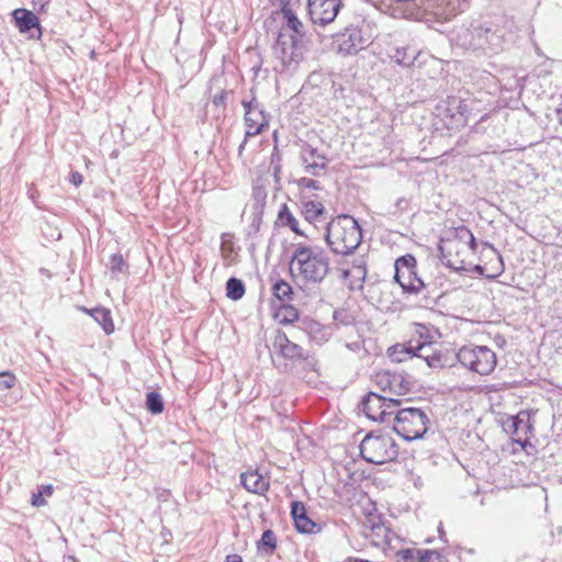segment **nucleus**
<instances>
[{
  "instance_id": "obj_1",
  "label": "nucleus",
  "mask_w": 562,
  "mask_h": 562,
  "mask_svg": "<svg viewBox=\"0 0 562 562\" xmlns=\"http://www.w3.org/2000/svg\"><path fill=\"white\" fill-rule=\"evenodd\" d=\"M514 22L507 16L476 20L457 27L451 41L475 56H493L505 49L514 38Z\"/></svg>"
},
{
  "instance_id": "obj_2",
  "label": "nucleus",
  "mask_w": 562,
  "mask_h": 562,
  "mask_svg": "<svg viewBox=\"0 0 562 562\" xmlns=\"http://www.w3.org/2000/svg\"><path fill=\"white\" fill-rule=\"evenodd\" d=\"M290 272L297 281L318 284L329 272V258L318 246L299 245L292 255Z\"/></svg>"
},
{
  "instance_id": "obj_3",
  "label": "nucleus",
  "mask_w": 562,
  "mask_h": 562,
  "mask_svg": "<svg viewBox=\"0 0 562 562\" xmlns=\"http://www.w3.org/2000/svg\"><path fill=\"white\" fill-rule=\"evenodd\" d=\"M325 240L334 254L349 256L361 244L362 231L352 216L339 215L327 223Z\"/></svg>"
},
{
  "instance_id": "obj_4",
  "label": "nucleus",
  "mask_w": 562,
  "mask_h": 562,
  "mask_svg": "<svg viewBox=\"0 0 562 562\" xmlns=\"http://www.w3.org/2000/svg\"><path fill=\"white\" fill-rule=\"evenodd\" d=\"M391 422H393V429L398 436L412 441L422 438L426 434L429 419L420 408L397 407Z\"/></svg>"
},
{
  "instance_id": "obj_5",
  "label": "nucleus",
  "mask_w": 562,
  "mask_h": 562,
  "mask_svg": "<svg viewBox=\"0 0 562 562\" xmlns=\"http://www.w3.org/2000/svg\"><path fill=\"white\" fill-rule=\"evenodd\" d=\"M360 454L369 463L383 464L396 459L397 446L390 435L368 434L360 443Z\"/></svg>"
},
{
  "instance_id": "obj_6",
  "label": "nucleus",
  "mask_w": 562,
  "mask_h": 562,
  "mask_svg": "<svg viewBox=\"0 0 562 562\" xmlns=\"http://www.w3.org/2000/svg\"><path fill=\"white\" fill-rule=\"evenodd\" d=\"M457 361L480 375L492 373L497 364L496 353L486 346L468 345L456 352Z\"/></svg>"
},
{
  "instance_id": "obj_7",
  "label": "nucleus",
  "mask_w": 562,
  "mask_h": 562,
  "mask_svg": "<svg viewBox=\"0 0 562 562\" xmlns=\"http://www.w3.org/2000/svg\"><path fill=\"white\" fill-rule=\"evenodd\" d=\"M370 25L364 21L359 25H350L337 34L335 43L338 54L351 56L358 54L372 42Z\"/></svg>"
},
{
  "instance_id": "obj_8",
  "label": "nucleus",
  "mask_w": 562,
  "mask_h": 562,
  "mask_svg": "<svg viewBox=\"0 0 562 562\" xmlns=\"http://www.w3.org/2000/svg\"><path fill=\"white\" fill-rule=\"evenodd\" d=\"M273 52L284 68L295 69L304 57L302 38L280 30Z\"/></svg>"
},
{
  "instance_id": "obj_9",
  "label": "nucleus",
  "mask_w": 562,
  "mask_h": 562,
  "mask_svg": "<svg viewBox=\"0 0 562 562\" xmlns=\"http://www.w3.org/2000/svg\"><path fill=\"white\" fill-rule=\"evenodd\" d=\"M241 105L245 110L244 120L246 131L245 139L238 148L239 154L244 150L249 137L259 135L269 127V115L263 105L255 97L250 100L243 99Z\"/></svg>"
},
{
  "instance_id": "obj_10",
  "label": "nucleus",
  "mask_w": 562,
  "mask_h": 562,
  "mask_svg": "<svg viewBox=\"0 0 562 562\" xmlns=\"http://www.w3.org/2000/svg\"><path fill=\"white\" fill-rule=\"evenodd\" d=\"M401 406V401L385 397L374 392H369L361 401V409L364 415L374 422L390 423L395 409Z\"/></svg>"
},
{
  "instance_id": "obj_11",
  "label": "nucleus",
  "mask_w": 562,
  "mask_h": 562,
  "mask_svg": "<svg viewBox=\"0 0 562 562\" xmlns=\"http://www.w3.org/2000/svg\"><path fill=\"white\" fill-rule=\"evenodd\" d=\"M394 280L401 285L404 293L418 294L424 288V281L417 277L416 259L407 254L395 260Z\"/></svg>"
},
{
  "instance_id": "obj_12",
  "label": "nucleus",
  "mask_w": 562,
  "mask_h": 562,
  "mask_svg": "<svg viewBox=\"0 0 562 562\" xmlns=\"http://www.w3.org/2000/svg\"><path fill=\"white\" fill-rule=\"evenodd\" d=\"M341 8V0H307L312 22L322 26L334 22Z\"/></svg>"
},
{
  "instance_id": "obj_13",
  "label": "nucleus",
  "mask_w": 562,
  "mask_h": 562,
  "mask_svg": "<svg viewBox=\"0 0 562 562\" xmlns=\"http://www.w3.org/2000/svg\"><path fill=\"white\" fill-rule=\"evenodd\" d=\"M363 536L376 548L385 550L390 546L393 536L392 530L378 515H369L363 522Z\"/></svg>"
},
{
  "instance_id": "obj_14",
  "label": "nucleus",
  "mask_w": 562,
  "mask_h": 562,
  "mask_svg": "<svg viewBox=\"0 0 562 562\" xmlns=\"http://www.w3.org/2000/svg\"><path fill=\"white\" fill-rule=\"evenodd\" d=\"M504 427L513 436L514 442L526 447L533 428L531 414L527 411H520L517 415L509 417Z\"/></svg>"
},
{
  "instance_id": "obj_15",
  "label": "nucleus",
  "mask_w": 562,
  "mask_h": 562,
  "mask_svg": "<svg viewBox=\"0 0 562 562\" xmlns=\"http://www.w3.org/2000/svg\"><path fill=\"white\" fill-rule=\"evenodd\" d=\"M300 159L304 171L314 177L321 176L326 170L328 164L327 157L310 144L302 146Z\"/></svg>"
},
{
  "instance_id": "obj_16",
  "label": "nucleus",
  "mask_w": 562,
  "mask_h": 562,
  "mask_svg": "<svg viewBox=\"0 0 562 562\" xmlns=\"http://www.w3.org/2000/svg\"><path fill=\"white\" fill-rule=\"evenodd\" d=\"M16 27L21 33H29L30 38H40L42 29L38 18L30 10L15 9L12 12Z\"/></svg>"
},
{
  "instance_id": "obj_17",
  "label": "nucleus",
  "mask_w": 562,
  "mask_h": 562,
  "mask_svg": "<svg viewBox=\"0 0 562 562\" xmlns=\"http://www.w3.org/2000/svg\"><path fill=\"white\" fill-rule=\"evenodd\" d=\"M273 347L278 355L290 361H299L305 359L304 349L300 345L291 341L285 333L278 331Z\"/></svg>"
},
{
  "instance_id": "obj_18",
  "label": "nucleus",
  "mask_w": 562,
  "mask_h": 562,
  "mask_svg": "<svg viewBox=\"0 0 562 562\" xmlns=\"http://www.w3.org/2000/svg\"><path fill=\"white\" fill-rule=\"evenodd\" d=\"M291 516L299 532L317 533L321 531V526L307 516L305 505L302 502L294 501L291 503Z\"/></svg>"
},
{
  "instance_id": "obj_19",
  "label": "nucleus",
  "mask_w": 562,
  "mask_h": 562,
  "mask_svg": "<svg viewBox=\"0 0 562 562\" xmlns=\"http://www.w3.org/2000/svg\"><path fill=\"white\" fill-rule=\"evenodd\" d=\"M412 346L414 358L423 359L429 368L437 369L446 366L443 357L434 349L432 342H415L412 339Z\"/></svg>"
},
{
  "instance_id": "obj_20",
  "label": "nucleus",
  "mask_w": 562,
  "mask_h": 562,
  "mask_svg": "<svg viewBox=\"0 0 562 562\" xmlns=\"http://www.w3.org/2000/svg\"><path fill=\"white\" fill-rule=\"evenodd\" d=\"M240 482L248 492L258 495H263L270 486L269 481L266 480L257 470L243 473L240 475Z\"/></svg>"
},
{
  "instance_id": "obj_21",
  "label": "nucleus",
  "mask_w": 562,
  "mask_h": 562,
  "mask_svg": "<svg viewBox=\"0 0 562 562\" xmlns=\"http://www.w3.org/2000/svg\"><path fill=\"white\" fill-rule=\"evenodd\" d=\"M301 212L307 222L316 224L324 217L325 206L317 201H303Z\"/></svg>"
},
{
  "instance_id": "obj_22",
  "label": "nucleus",
  "mask_w": 562,
  "mask_h": 562,
  "mask_svg": "<svg viewBox=\"0 0 562 562\" xmlns=\"http://www.w3.org/2000/svg\"><path fill=\"white\" fill-rule=\"evenodd\" d=\"M282 16L284 20V24L281 27V30H285L291 35H297L299 38L303 40L304 26L302 22L297 19L295 9L282 12Z\"/></svg>"
},
{
  "instance_id": "obj_23",
  "label": "nucleus",
  "mask_w": 562,
  "mask_h": 562,
  "mask_svg": "<svg viewBox=\"0 0 562 562\" xmlns=\"http://www.w3.org/2000/svg\"><path fill=\"white\" fill-rule=\"evenodd\" d=\"M413 383L404 372H391V393L396 395L406 394Z\"/></svg>"
},
{
  "instance_id": "obj_24",
  "label": "nucleus",
  "mask_w": 562,
  "mask_h": 562,
  "mask_svg": "<svg viewBox=\"0 0 562 562\" xmlns=\"http://www.w3.org/2000/svg\"><path fill=\"white\" fill-rule=\"evenodd\" d=\"M389 357L394 362H403L414 358L412 340L407 344H398L389 348Z\"/></svg>"
},
{
  "instance_id": "obj_25",
  "label": "nucleus",
  "mask_w": 562,
  "mask_h": 562,
  "mask_svg": "<svg viewBox=\"0 0 562 562\" xmlns=\"http://www.w3.org/2000/svg\"><path fill=\"white\" fill-rule=\"evenodd\" d=\"M90 315L98 322L106 334H111L114 330L111 313L109 310L103 307H97L91 310Z\"/></svg>"
},
{
  "instance_id": "obj_26",
  "label": "nucleus",
  "mask_w": 562,
  "mask_h": 562,
  "mask_svg": "<svg viewBox=\"0 0 562 562\" xmlns=\"http://www.w3.org/2000/svg\"><path fill=\"white\" fill-rule=\"evenodd\" d=\"M272 294L280 302L286 303L293 300V289L286 281L280 279L277 280L272 285Z\"/></svg>"
},
{
  "instance_id": "obj_27",
  "label": "nucleus",
  "mask_w": 562,
  "mask_h": 562,
  "mask_svg": "<svg viewBox=\"0 0 562 562\" xmlns=\"http://www.w3.org/2000/svg\"><path fill=\"white\" fill-rule=\"evenodd\" d=\"M344 278L352 277L357 280L363 281L367 277V261L363 257L355 258L350 269H345L342 272Z\"/></svg>"
},
{
  "instance_id": "obj_28",
  "label": "nucleus",
  "mask_w": 562,
  "mask_h": 562,
  "mask_svg": "<svg viewBox=\"0 0 562 562\" xmlns=\"http://www.w3.org/2000/svg\"><path fill=\"white\" fill-rule=\"evenodd\" d=\"M278 220L283 226H288L296 235H304L299 228V222L291 213L286 204H282L278 213Z\"/></svg>"
},
{
  "instance_id": "obj_29",
  "label": "nucleus",
  "mask_w": 562,
  "mask_h": 562,
  "mask_svg": "<svg viewBox=\"0 0 562 562\" xmlns=\"http://www.w3.org/2000/svg\"><path fill=\"white\" fill-rule=\"evenodd\" d=\"M277 548V537L271 529L263 531L260 540L257 542L259 552L271 554Z\"/></svg>"
},
{
  "instance_id": "obj_30",
  "label": "nucleus",
  "mask_w": 562,
  "mask_h": 562,
  "mask_svg": "<svg viewBox=\"0 0 562 562\" xmlns=\"http://www.w3.org/2000/svg\"><path fill=\"white\" fill-rule=\"evenodd\" d=\"M245 294V285L237 278H229L226 282V296L233 301L240 300Z\"/></svg>"
},
{
  "instance_id": "obj_31",
  "label": "nucleus",
  "mask_w": 562,
  "mask_h": 562,
  "mask_svg": "<svg viewBox=\"0 0 562 562\" xmlns=\"http://www.w3.org/2000/svg\"><path fill=\"white\" fill-rule=\"evenodd\" d=\"M277 318L281 324H291L299 319V311L294 306L284 303L277 312Z\"/></svg>"
},
{
  "instance_id": "obj_32",
  "label": "nucleus",
  "mask_w": 562,
  "mask_h": 562,
  "mask_svg": "<svg viewBox=\"0 0 562 562\" xmlns=\"http://www.w3.org/2000/svg\"><path fill=\"white\" fill-rule=\"evenodd\" d=\"M164 401L158 392H149L146 395V408L154 415L160 414L164 411Z\"/></svg>"
},
{
  "instance_id": "obj_33",
  "label": "nucleus",
  "mask_w": 562,
  "mask_h": 562,
  "mask_svg": "<svg viewBox=\"0 0 562 562\" xmlns=\"http://www.w3.org/2000/svg\"><path fill=\"white\" fill-rule=\"evenodd\" d=\"M437 331L432 328H429L428 326L415 323L414 324V335L418 336L420 340L417 342H432L435 339Z\"/></svg>"
},
{
  "instance_id": "obj_34",
  "label": "nucleus",
  "mask_w": 562,
  "mask_h": 562,
  "mask_svg": "<svg viewBox=\"0 0 562 562\" xmlns=\"http://www.w3.org/2000/svg\"><path fill=\"white\" fill-rule=\"evenodd\" d=\"M456 110H457V112L451 114V123H449L450 128H453V127L458 128V127L464 126L467 124V115H465L467 105L463 104L462 101H458Z\"/></svg>"
},
{
  "instance_id": "obj_35",
  "label": "nucleus",
  "mask_w": 562,
  "mask_h": 562,
  "mask_svg": "<svg viewBox=\"0 0 562 562\" xmlns=\"http://www.w3.org/2000/svg\"><path fill=\"white\" fill-rule=\"evenodd\" d=\"M110 270L113 276L128 273V266L121 254H114L110 259Z\"/></svg>"
},
{
  "instance_id": "obj_36",
  "label": "nucleus",
  "mask_w": 562,
  "mask_h": 562,
  "mask_svg": "<svg viewBox=\"0 0 562 562\" xmlns=\"http://www.w3.org/2000/svg\"><path fill=\"white\" fill-rule=\"evenodd\" d=\"M418 562H441L442 555L438 550L418 549Z\"/></svg>"
},
{
  "instance_id": "obj_37",
  "label": "nucleus",
  "mask_w": 562,
  "mask_h": 562,
  "mask_svg": "<svg viewBox=\"0 0 562 562\" xmlns=\"http://www.w3.org/2000/svg\"><path fill=\"white\" fill-rule=\"evenodd\" d=\"M16 383V378L9 371L0 372V391L4 392L12 389Z\"/></svg>"
},
{
  "instance_id": "obj_38",
  "label": "nucleus",
  "mask_w": 562,
  "mask_h": 562,
  "mask_svg": "<svg viewBox=\"0 0 562 562\" xmlns=\"http://www.w3.org/2000/svg\"><path fill=\"white\" fill-rule=\"evenodd\" d=\"M418 549L409 548L396 552V557L403 562H418Z\"/></svg>"
},
{
  "instance_id": "obj_39",
  "label": "nucleus",
  "mask_w": 562,
  "mask_h": 562,
  "mask_svg": "<svg viewBox=\"0 0 562 562\" xmlns=\"http://www.w3.org/2000/svg\"><path fill=\"white\" fill-rule=\"evenodd\" d=\"M296 186L302 189H313V190H321L322 186L318 180L302 177L295 181Z\"/></svg>"
},
{
  "instance_id": "obj_40",
  "label": "nucleus",
  "mask_w": 562,
  "mask_h": 562,
  "mask_svg": "<svg viewBox=\"0 0 562 562\" xmlns=\"http://www.w3.org/2000/svg\"><path fill=\"white\" fill-rule=\"evenodd\" d=\"M301 0H272L273 5L280 8L281 13L288 10H294L300 5Z\"/></svg>"
},
{
  "instance_id": "obj_41",
  "label": "nucleus",
  "mask_w": 562,
  "mask_h": 562,
  "mask_svg": "<svg viewBox=\"0 0 562 562\" xmlns=\"http://www.w3.org/2000/svg\"><path fill=\"white\" fill-rule=\"evenodd\" d=\"M376 383L383 391L391 392V371L376 374Z\"/></svg>"
},
{
  "instance_id": "obj_42",
  "label": "nucleus",
  "mask_w": 562,
  "mask_h": 562,
  "mask_svg": "<svg viewBox=\"0 0 562 562\" xmlns=\"http://www.w3.org/2000/svg\"><path fill=\"white\" fill-rule=\"evenodd\" d=\"M233 252H234L233 243L231 240H222V244H221L222 257L225 260H232Z\"/></svg>"
},
{
  "instance_id": "obj_43",
  "label": "nucleus",
  "mask_w": 562,
  "mask_h": 562,
  "mask_svg": "<svg viewBox=\"0 0 562 562\" xmlns=\"http://www.w3.org/2000/svg\"><path fill=\"white\" fill-rule=\"evenodd\" d=\"M393 58L400 65L409 66V65L413 64L415 57L414 56L407 57L405 52L396 49L395 55L393 56Z\"/></svg>"
},
{
  "instance_id": "obj_44",
  "label": "nucleus",
  "mask_w": 562,
  "mask_h": 562,
  "mask_svg": "<svg viewBox=\"0 0 562 562\" xmlns=\"http://www.w3.org/2000/svg\"><path fill=\"white\" fill-rule=\"evenodd\" d=\"M228 92L225 91V90H221L218 93H216L214 97H213V104L215 106H222V108H225L226 105V97H227Z\"/></svg>"
},
{
  "instance_id": "obj_45",
  "label": "nucleus",
  "mask_w": 562,
  "mask_h": 562,
  "mask_svg": "<svg viewBox=\"0 0 562 562\" xmlns=\"http://www.w3.org/2000/svg\"><path fill=\"white\" fill-rule=\"evenodd\" d=\"M472 235V232L465 226H459L456 228V237L460 240H468Z\"/></svg>"
},
{
  "instance_id": "obj_46",
  "label": "nucleus",
  "mask_w": 562,
  "mask_h": 562,
  "mask_svg": "<svg viewBox=\"0 0 562 562\" xmlns=\"http://www.w3.org/2000/svg\"><path fill=\"white\" fill-rule=\"evenodd\" d=\"M31 503L35 507L44 506L46 504V502L43 497V492L38 491L37 493H33Z\"/></svg>"
},
{
  "instance_id": "obj_47",
  "label": "nucleus",
  "mask_w": 562,
  "mask_h": 562,
  "mask_svg": "<svg viewBox=\"0 0 562 562\" xmlns=\"http://www.w3.org/2000/svg\"><path fill=\"white\" fill-rule=\"evenodd\" d=\"M82 179L83 178H82L81 173H79L78 171H74L70 175V182L76 187H78L82 183Z\"/></svg>"
},
{
  "instance_id": "obj_48",
  "label": "nucleus",
  "mask_w": 562,
  "mask_h": 562,
  "mask_svg": "<svg viewBox=\"0 0 562 562\" xmlns=\"http://www.w3.org/2000/svg\"><path fill=\"white\" fill-rule=\"evenodd\" d=\"M48 3V0H33V7L34 9H37L40 11L44 10V7Z\"/></svg>"
},
{
  "instance_id": "obj_49",
  "label": "nucleus",
  "mask_w": 562,
  "mask_h": 562,
  "mask_svg": "<svg viewBox=\"0 0 562 562\" xmlns=\"http://www.w3.org/2000/svg\"><path fill=\"white\" fill-rule=\"evenodd\" d=\"M225 562H243V560L238 554H231L226 557Z\"/></svg>"
},
{
  "instance_id": "obj_50",
  "label": "nucleus",
  "mask_w": 562,
  "mask_h": 562,
  "mask_svg": "<svg viewBox=\"0 0 562 562\" xmlns=\"http://www.w3.org/2000/svg\"><path fill=\"white\" fill-rule=\"evenodd\" d=\"M469 245V247L472 249V250H475L476 249V240H475V237L474 235L472 234L468 240H465Z\"/></svg>"
},
{
  "instance_id": "obj_51",
  "label": "nucleus",
  "mask_w": 562,
  "mask_h": 562,
  "mask_svg": "<svg viewBox=\"0 0 562 562\" xmlns=\"http://www.w3.org/2000/svg\"><path fill=\"white\" fill-rule=\"evenodd\" d=\"M43 494H46V495H52L53 494V487L52 485H44L42 486V490Z\"/></svg>"
},
{
  "instance_id": "obj_52",
  "label": "nucleus",
  "mask_w": 562,
  "mask_h": 562,
  "mask_svg": "<svg viewBox=\"0 0 562 562\" xmlns=\"http://www.w3.org/2000/svg\"><path fill=\"white\" fill-rule=\"evenodd\" d=\"M438 531H439V537H440V539H441L443 542H447V540L445 539L446 533H445L443 528H442V522H440V524H439V526H438Z\"/></svg>"
},
{
  "instance_id": "obj_53",
  "label": "nucleus",
  "mask_w": 562,
  "mask_h": 562,
  "mask_svg": "<svg viewBox=\"0 0 562 562\" xmlns=\"http://www.w3.org/2000/svg\"><path fill=\"white\" fill-rule=\"evenodd\" d=\"M280 171H281V166L280 165H277V166L273 167V176L276 177L277 180H278Z\"/></svg>"
},
{
  "instance_id": "obj_54",
  "label": "nucleus",
  "mask_w": 562,
  "mask_h": 562,
  "mask_svg": "<svg viewBox=\"0 0 562 562\" xmlns=\"http://www.w3.org/2000/svg\"><path fill=\"white\" fill-rule=\"evenodd\" d=\"M557 114L560 123L562 124V106L557 110Z\"/></svg>"
},
{
  "instance_id": "obj_55",
  "label": "nucleus",
  "mask_w": 562,
  "mask_h": 562,
  "mask_svg": "<svg viewBox=\"0 0 562 562\" xmlns=\"http://www.w3.org/2000/svg\"><path fill=\"white\" fill-rule=\"evenodd\" d=\"M405 202H406V201H405L404 199H400V200H397L396 205H397L398 207H401L402 203H405Z\"/></svg>"
},
{
  "instance_id": "obj_56",
  "label": "nucleus",
  "mask_w": 562,
  "mask_h": 562,
  "mask_svg": "<svg viewBox=\"0 0 562 562\" xmlns=\"http://www.w3.org/2000/svg\"><path fill=\"white\" fill-rule=\"evenodd\" d=\"M465 552H468L469 554H474V550L473 549H465Z\"/></svg>"
},
{
  "instance_id": "obj_57",
  "label": "nucleus",
  "mask_w": 562,
  "mask_h": 562,
  "mask_svg": "<svg viewBox=\"0 0 562 562\" xmlns=\"http://www.w3.org/2000/svg\"><path fill=\"white\" fill-rule=\"evenodd\" d=\"M72 560H74V562H77L75 559H72Z\"/></svg>"
}]
</instances>
